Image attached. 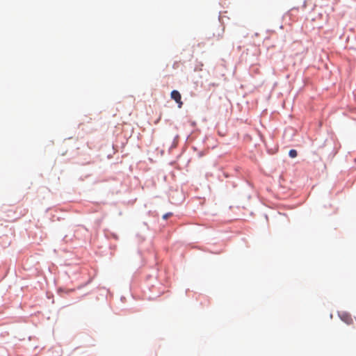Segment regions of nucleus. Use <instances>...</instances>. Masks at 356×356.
<instances>
[{
	"label": "nucleus",
	"mask_w": 356,
	"mask_h": 356,
	"mask_svg": "<svg viewBox=\"0 0 356 356\" xmlns=\"http://www.w3.org/2000/svg\"><path fill=\"white\" fill-rule=\"evenodd\" d=\"M224 32V29H218L217 34L213 33V36L217 38V40H219L222 38V34Z\"/></svg>",
	"instance_id": "7ed1b4c3"
},
{
	"label": "nucleus",
	"mask_w": 356,
	"mask_h": 356,
	"mask_svg": "<svg viewBox=\"0 0 356 356\" xmlns=\"http://www.w3.org/2000/svg\"><path fill=\"white\" fill-rule=\"evenodd\" d=\"M170 216H172V213H166V214L163 215V219H167V218H168V217H170Z\"/></svg>",
	"instance_id": "39448f33"
},
{
	"label": "nucleus",
	"mask_w": 356,
	"mask_h": 356,
	"mask_svg": "<svg viewBox=\"0 0 356 356\" xmlns=\"http://www.w3.org/2000/svg\"><path fill=\"white\" fill-rule=\"evenodd\" d=\"M339 316L341 321H343L346 324L352 325L353 323V319L350 314L347 312H343L339 315Z\"/></svg>",
	"instance_id": "f03ea898"
},
{
	"label": "nucleus",
	"mask_w": 356,
	"mask_h": 356,
	"mask_svg": "<svg viewBox=\"0 0 356 356\" xmlns=\"http://www.w3.org/2000/svg\"><path fill=\"white\" fill-rule=\"evenodd\" d=\"M289 155L291 158H295L298 155L297 151L296 149H291L289 152Z\"/></svg>",
	"instance_id": "20e7f679"
},
{
	"label": "nucleus",
	"mask_w": 356,
	"mask_h": 356,
	"mask_svg": "<svg viewBox=\"0 0 356 356\" xmlns=\"http://www.w3.org/2000/svg\"><path fill=\"white\" fill-rule=\"evenodd\" d=\"M171 98L176 102L178 105V107L181 108L183 105V102L181 101V95L178 90H172L170 93Z\"/></svg>",
	"instance_id": "f257e3e1"
}]
</instances>
